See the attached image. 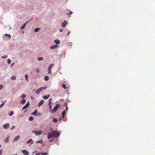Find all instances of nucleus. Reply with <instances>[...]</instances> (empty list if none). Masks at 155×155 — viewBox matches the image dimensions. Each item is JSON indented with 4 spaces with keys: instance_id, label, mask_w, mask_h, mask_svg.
Returning <instances> with one entry per match:
<instances>
[{
    "instance_id": "4468645a",
    "label": "nucleus",
    "mask_w": 155,
    "mask_h": 155,
    "mask_svg": "<svg viewBox=\"0 0 155 155\" xmlns=\"http://www.w3.org/2000/svg\"><path fill=\"white\" fill-rule=\"evenodd\" d=\"M54 42L55 44L58 45L60 43V41L58 39H56L54 41Z\"/></svg>"
},
{
    "instance_id": "aec40b11",
    "label": "nucleus",
    "mask_w": 155,
    "mask_h": 155,
    "mask_svg": "<svg viewBox=\"0 0 155 155\" xmlns=\"http://www.w3.org/2000/svg\"><path fill=\"white\" fill-rule=\"evenodd\" d=\"M65 111H66L64 110L62 113V119L64 118V117L65 114Z\"/></svg>"
},
{
    "instance_id": "79ce46f5",
    "label": "nucleus",
    "mask_w": 155,
    "mask_h": 155,
    "mask_svg": "<svg viewBox=\"0 0 155 155\" xmlns=\"http://www.w3.org/2000/svg\"><path fill=\"white\" fill-rule=\"evenodd\" d=\"M2 87H3L2 85H0V90L2 89Z\"/></svg>"
},
{
    "instance_id": "423d86ee",
    "label": "nucleus",
    "mask_w": 155,
    "mask_h": 155,
    "mask_svg": "<svg viewBox=\"0 0 155 155\" xmlns=\"http://www.w3.org/2000/svg\"><path fill=\"white\" fill-rule=\"evenodd\" d=\"M53 65H54V64H52L49 67V68H48V73L49 74H51V68Z\"/></svg>"
},
{
    "instance_id": "ddd939ff",
    "label": "nucleus",
    "mask_w": 155,
    "mask_h": 155,
    "mask_svg": "<svg viewBox=\"0 0 155 155\" xmlns=\"http://www.w3.org/2000/svg\"><path fill=\"white\" fill-rule=\"evenodd\" d=\"M44 101L43 100H41L39 103L38 106L40 107L41 105L44 103Z\"/></svg>"
},
{
    "instance_id": "a18cd8bd",
    "label": "nucleus",
    "mask_w": 155,
    "mask_h": 155,
    "mask_svg": "<svg viewBox=\"0 0 155 155\" xmlns=\"http://www.w3.org/2000/svg\"><path fill=\"white\" fill-rule=\"evenodd\" d=\"M36 71L37 73H39V69H37L36 70Z\"/></svg>"
},
{
    "instance_id": "f8f14e48",
    "label": "nucleus",
    "mask_w": 155,
    "mask_h": 155,
    "mask_svg": "<svg viewBox=\"0 0 155 155\" xmlns=\"http://www.w3.org/2000/svg\"><path fill=\"white\" fill-rule=\"evenodd\" d=\"M58 46V45H53L50 47V48L51 49H54L56 48Z\"/></svg>"
},
{
    "instance_id": "603ef678",
    "label": "nucleus",
    "mask_w": 155,
    "mask_h": 155,
    "mask_svg": "<svg viewBox=\"0 0 155 155\" xmlns=\"http://www.w3.org/2000/svg\"><path fill=\"white\" fill-rule=\"evenodd\" d=\"M39 153H37V154H36V155H39Z\"/></svg>"
},
{
    "instance_id": "6ab92c4d",
    "label": "nucleus",
    "mask_w": 155,
    "mask_h": 155,
    "mask_svg": "<svg viewBox=\"0 0 155 155\" xmlns=\"http://www.w3.org/2000/svg\"><path fill=\"white\" fill-rule=\"evenodd\" d=\"M9 137H7L6 139L4 140V141L6 143H8V142Z\"/></svg>"
},
{
    "instance_id": "2f4dec72",
    "label": "nucleus",
    "mask_w": 155,
    "mask_h": 155,
    "mask_svg": "<svg viewBox=\"0 0 155 155\" xmlns=\"http://www.w3.org/2000/svg\"><path fill=\"white\" fill-rule=\"evenodd\" d=\"M16 78L15 76H12V77H11V79L12 80H15Z\"/></svg>"
},
{
    "instance_id": "412c9836",
    "label": "nucleus",
    "mask_w": 155,
    "mask_h": 155,
    "mask_svg": "<svg viewBox=\"0 0 155 155\" xmlns=\"http://www.w3.org/2000/svg\"><path fill=\"white\" fill-rule=\"evenodd\" d=\"M34 119V118L32 116H31L29 117V120L30 121H32Z\"/></svg>"
},
{
    "instance_id": "7c9ffc66",
    "label": "nucleus",
    "mask_w": 155,
    "mask_h": 155,
    "mask_svg": "<svg viewBox=\"0 0 155 155\" xmlns=\"http://www.w3.org/2000/svg\"><path fill=\"white\" fill-rule=\"evenodd\" d=\"M42 141L41 140H40L37 141L36 142V143H42Z\"/></svg>"
},
{
    "instance_id": "ea45409f",
    "label": "nucleus",
    "mask_w": 155,
    "mask_h": 155,
    "mask_svg": "<svg viewBox=\"0 0 155 155\" xmlns=\"http://www.w3.org/2000/svg\"><path fill=\"white\" fill-rule=\"evenodd\" d=\"M2 149L0 150V155H1V154L2 153Z\"/></svg>"
},
{
    "instance_id": "8fccbe9b",
    "label": "nucleus",
    "mask_w": 155,
    "mask_h": 155,
    "mask_svg": "<svg viewBox=\"0 0 155 155\" xmlns=\"http://www.w3.org/2000/svg\"><path fill=\"white\" fill-rule=\"evenodd\" d=\"M70 32H68V35L70 34Z\"/></svg>"
},
{
    "instance_id": "2eb2a0df",
    "label": "nucleus",
    "mask_w": 155,
    "mask_h": 155,
    "mask_svg": "<svg viewBox=\"0 0 155 155\" xmlns=\"http://www.w3.org/2000/svg\"><path fill=\"white\" fill-rule=\"evenodd\" d=\"M4 36L8 38H10L11 37V35L9 34H5L4 35Z\"/></svg>"
},
{
    "instance_id": "4c0bfd02",
    "label": "nucleus",
    "mask_w": 155,
    "mask_h": 155,
    "mask_svg": "<svg viewBox=\"0 0 155 155\" xmlns=\"http://www.w3.org/2000/svg\"><path fill=\"white\" fill-rule=\"evenodd\" d=\"M7 57V55H5V56H2V58H6Z\"/></svg>"
},
{
    "instance_id": "4be33fe9",
    "label": "nucleus",
    "mask_w": 155,
    "mask_h": 155,
    "mask_svg": "<svg viewBox=\"0 0 155 155\" xmlns=\"http://www.w3.org/2000/svg\"><path fill=\"white\" fill-rule=\"evenodd\" d=\"M65 106L66 107V109L65 110L66 111H67L68 110V107L67 106V103H65Z\"/></svg>"
},
{
    "instance_id": "bb28decb",
    "label": "nucleus",
    "mask_w": 155,
    "mask_h": 155,
    "mask_svg": "<svg viewBox=\"0 0 155 155\" xmlns=\"http://www.w3.org/2000/svg\"><path fill=\"white\" fill-rule=\"evenodd\" d=\"M49 77L48 76H46L45 77V81H47L48 80Z\"/></svg>"
},
{
    "instance_id": "864d4df0",
    "label": "nucleus",
    "mask_w": 155,
    "mask_h": 155,
    "mask_svg": "<svg viewBox=\"0 0 155 155\" xmlns=\"http://www.w3.org/2000/svg\"><path fill=\"white\" fill-rule=\"evenodd\" d=\"M1 147V145H0V148Z\"/></svg>"
},
{
    "instance_id": "a211bd4d",
    "label": "nucleus",
    "mask_w": 155,
    "mask_h": 155,
    "mask_svg": "<svg viewBox=\"0 0 155 155\" xmlns=\"http://www.w3.org/2000/svg\"><path fill=\"white\" fill-rule=\"evenodd\" d=\"M40 30V28H36L34 29V31L35 32H38Z\"/></svg>"
},
{
    "instance_id": "5701e85b",
    "label": "nucleus",
    "mask_w": 155,
    "mask_h": 155,
    "mask_svg": "<svg viewBox=\"0 0 155 155\" xmlns=\"http://www.w3.org/2000/svg\"><path fill=\"white\" fill-rule=\"evenodd\" d=\"M26 101L24 99H23L22 100L21 103H22L23 104H24L25 103Z\"/></svg>"
},
{
    "instance_id": "dca6fc26",
    "label": "nucleus",
    "mask_w": 155,
    "mask_h": 155,
    "mask_svg": "<svg viewBox=\"0 0 155 155\" xmlns=\"http://www.w3.org/2000/svg\"><path fill=\"white\" fill-rule=\"evenodd\" d=\"M50 96V95L48 94L47 95L44 96L43 97V98L45 99H47Z\"/></svg>"
},
{
    "instance_id": "20e7f679",
    "label": "nucleus",
    "mask_w": 155,
    "mask_h": 155,
    "mask_svg": "<svg viewBox=\"0 0 155 155\" xmlns=\"http://www.w3.org/2000/svg\"><path fill=\"white\" fill-rule=\"evenodd\" d=\"M47 88V87H41L37 89L36 91V93L37 94H39L43 90Z\"/></svg>"
},
{
    "instance_id": "f704fd0d",
    "label": "nucleus",
    "mask_w": 155,
    "mask_h": 155,
    "mask_svg": "<svg viewBox=\"0 0 155 155\" xmlns=\"http://www.w3.org/2000/svg\"><path fill=\"white\" fill-rule=\"evenodd\" d=\"M48 154V153L47 152H45L42 153L41 155H47Z\"/></svg>"
},
{
    "instance_id": "393cba45",
    "label": "nucleus",
    "mask_w": 155,
    "mask_h": 155,
    "mask_svg": "<svg viewBox=\"0 0 155 155\" xmlns=\"http://www.w3.org/2000/svg\"><path fill=\"white\" fill-rule=\"evenodd\" d=\"M32 140L31 139H30L28 141H27L26 142V143L27 144H28L30 143V142H31L32 141Z\"/></svg>"
},
{
    "instance_id": "e433bc0d",
    "label": "nucleus",
    "mask_w": 155,
    "mask_h": 155,
    "mask_svg": "<svg viewBox=\"0 0 155 155\" xmlns=\"http://www.w3.org/2000/svg\"><path fill=\"white\" fill-rule=\"evenodd\" d=\"M7 62L8 64H10L11 62V60H10V59H8L7 60Z\"/></svg>"
},
{
    "instance_id": "c85d7f7f",
    "label": "nucleus",
    "mask_w": 155,
    "mask_h": 155,
    "mask_svg": "<svg viewBox=\"0 0 155 155\" xmlns=\"http://www.w3.org/2000/svg\"><path fill=\"white\" fill-rule=\"evenodd\" d=\"M25 97H26V95L25 94H23L22 95L21 97V98H25Z\"/></svg>"
},
{
    "instance_id": "9d476101",
    "label": "nucleus",
    "mask_w": 155,
    "mask_h": 155,
    "mask_svg": "<svg viewBox=\"0 0 155 155\" xmlns=\"http://www.w3.org/2000/svg\"><path fill=\"white\" fill-rule=\"evenodd\" d=\"M23 153L25 155H28V154H29L28 152L27 151L25 150H22V151Z\"/></svg>"
},
{
    "instance_id": "39448f33",
    "label": "nucleus",
    "mask_w": 155,
    "mask_h": 155,
    "mask_svg": "<svg viewBox=\"0 0 155 155\" xmlns=\"http://www.w3.org/2000/svg\"><path fill=\"white\" fill-rule=\"evenodd\" d=\"M29 22V21H27L21 27V29H24L26 26V25Z\"/></svg>"
},
{
    "instance_id": "9b49d317",
    "label": "nucleus",
    "mask_w": 155,
    "mask_h": 155,
    "mask_svg": "<svg viewBox=\"0 0 155 155\" xmlns=\"http://www.w3.org/2000/svg\"><path fill=\"white\" fill-rule=\"evenodd\" d=\"M9 124L8 123L6 124L3 125V127L7 129L9 127Z\"/></svg>"
},
{
    "instance_id": "c756f323",
    "label": "nucleus",
    "mask_w": 155,
    "mask_h": 155,
    "mask_svg": "<svg viewBox=\"0 0 155 155\" xmlns=\"http://www.w3.org/2000/svg\"><path fill=\"white\" fill-rule=\"evenodd\" d=\"M62 87L65 89H66L68 88V87H66V85L64 84L62 85Z\"/></svg>"
},
{
    "instance_id": "f3484780",
    "label": "nucleus",
    "mask_w": 155,
    "mask_h": 155,
    "mask_svg": "<svg viewBox=\"0 0 155 155\" xmlns=\"http://www.w3.org/2000/svg\"><path fill=\"white\" fill-rule=\"evenodd\" d=\"M37 110H35V111L32 114L34 115H37L36 114L37 113Z\"/></svg>"
},
{
    "instance_id": "09e8293b",
    "label": "nucleus",
    "mask_w": 155,
    "mask_h": 155,
    "mask_svg": "<svg viewBox=\"0 0 155 155\" xmlns=\"http://www.w3.org/2000/svg\"><path fill=\"white\" fill-rule=\"evenodd\" d=\"M31 98L32 99H33V97L32 96H31Z\"/></svg>"
},
{
    "instance_id": "de8ad7c7",
    "label": "nucleus",
    "mask_w": 155,
    "mask_h": 155,
    "mask_svg": "<svg viewBox=\"0 0 155 155\" xmlns=\"http://www.w3.org/2000/svg\"><path fill=\"white\" fill-rule=\"evenodd\" d=\"M62 31H63V29H60V32H61Z\"/></svg>"
},
{
    "instance_id": "3c124183",
    "label": "nucleus",
    "mask_w": 155,
    "mask_h": 155,
    "mask_svg": "<svg viewBox=\"0 0 155 155\" xmlns=\"http://www.w3.org/2000/svg\"><path fill=\"white\" fill-rule=\"evenodd\" d=\"M32 20V18H31V19H30V20L29 21H31Z\"/></svg>"
},
{
    "instance_id": "c03bdc74",
    "label": "nucleus",
    "mask_w": 155,
    "mask_h": 155,
    "mask_svg": "<svg viewBox=\"0 0 155 155\" xmlns=\"http://www.w3.org/2000/svg\"><path fill=\"white\" fill-rule=\"evenodd\" d=\"M41 115V114L40 113H37V115H36V116H39V115Z\"/></svg>"
},
{
    "instance_id": "f03ea898",
    "label": "nucleus",
    "mask_w": 155,
    "mask_h": 155,
    "mask_svg": "<svg viewBox=\"0 0 155 155\" xmlns=\"http://www.w3.org/2000/svg\"><path fill=\"white\" fill-rule=\"evenodd\" d=\"M61 106V105L59 104H57L54 107L53 110H51V112L52 113H54Z\"/></svg>"
},
{
    "instance_id": "0eeeda50",
    "label": "nucleus",
    "mask_w": 155,
    "mask_h": 155,
    "mask_svg": "<svg viewBox=\"0 0 155 155\" xmlns=\"http://www.w3.org/2000/svg\"><path fill=\"white\" fill-rule=\"evenodd\" d=\"M29 105H30V103H29V102L28 101L27 102V104L23 107V108L22 109V110H24V109H25L27 108L29 106Z\"/></svg>"
},
{
    "instance_id": "37998d69",
    "label": "nucleus",
    "mask_w": 155,
    "mask_h": 155,
    "mask_svg": "<svg viewBox=\"0 0 155 155\" xmlns=\"http://www.w3.org/2000/svg\"><path fill=\"white\" fill-rule=\"evenodd\" d=\"M15 127V126H13L12 128H11V130H12L13 129H14Z\"/></svg>"
},
{
    "instance_id": "49530a36",
    "label": "nucleus",
    "mask_w": 155,
    "mask_h": 155,
    "mask_svg": "<svg viewBox=\"0 0 155 155\" xmlns=\"http://www.w3.org/2000/svg\"><path fill=\"white\" fill-rule=\"evenodd\" d=\"M14 63H12V64L11 65V67H12L14 65Z\"/></svg>"
},
{
    "instance_id": "cd10ccee",
    "label": "nucleus",
    "mask_w": 155,
    "mask_h": 155,
    "mask_svg": "<svg viewBox=\"0 0 155 155\" xmlns=\"http://www.w3.org/2000/svg\"><path fill=\"white\" fill-rule=\"evenodd\" d=\"M43 59V58L42 57H39L38 58V60L39 61H42Z\"/></svg>"
},
{
    "instance_id": "473e14b6",
    "label": "nucleus",
    "mask_w": 155,
    "mask_h": 155,
    "mask_svg": "<svg viewBox=\"0 0 155 155\" xmlns=\"http://www.w3.org/2000/svg\"><path fill=\"white\" fill-rule=\"evenodd\" d=\"M25 76L26 78V80H27V81H28V75L27 74H26L25 75Z\"/></svg>"
},
{
    "instance_id": "a878e982",
    "label": "nucleus",
    "mask_w": 155,
    "mask_h": 155,
    "mask_svg": "<svg viewBox=\"0 0 155 155\" xmlns=\"http://www.w3.org/2000/svg\"><path fill=\"white\" fill-rule=\"evenodd\" d=\"M58 121V120L56 118H53V122L54 123H56Z\"/></svg>"
},
{
    "instance_id": "72a5a7b5",
    "label": "nucleus",
    "mask_w": 155,
    "mask_h": 155,
    "mask_svg": "<svg viewBox=\"0 0 155 155\" xmlns=\"http://www.w3.org/2000/svg\"><path fill=\"white\" fill-rule=\"evenodd\" d=\"M4 104H5V102H3L2 104L0 105V108L2 107V106H4Z\"/></svg>"
},
{
    "instance_id": "6e6552de",
    "label": "nucleus",
    "mask_w": 155,
    "mask_h": 155,
    "mask_svg": "<svg viewBox=\"0 0 155 155\" xmlns=\"http://www.w3.org/2000/svg\"><path fill=\"white\" fill-rule=\"evenodd\" d=\"M67 24V22L66 21H64L63 22L61 23V26L62 27H65Z\"/></svg>"
},
{
    "instance_id": "c9c22d12",
    "label": "nucleus",
    "mask_w": 155,
    "mask_h": 155,
    "mask_svg": "<svg viewBox=\"0 0 155 155\" xmlns=\"http://www.w3.org/2000/svg\"><path fill=\"white\" fill-rule=\"evenodd\" d=\"M51 98L49 99V104H51Z\"/></svg>"
},
{
    "instance_id": "58836bf2",
    "label": "nucleus",
    "mask_w": 155,
    "mask_h": 155,
    "mask_svg": "<svg viewBox=\"0 0 155 155\" xmlns=\"http://www.w3.org/2000/svg\"><path fill=\"white\" fill-rule=\"evenodd\" d=\"M73 13V12L72 11H70L69 12V14H68V15H71Z\"/></svg>"
},
{
    "instance_id": "a19ab883",
    "label": "nucleus",
    "mask_w": 155,
    "mask_h": 155,
    "mask_svg": "<svg viewBox=\"0 0 155 155\" xmlns=\"http://www.w3.org/2000/svg\"><path fill=\"white\" fill-rule=\"evenodd\" d=\"M49 106H50V110H51V109L52 108V106H51V104H49Z\"/></svg>"
},
{
    "instance_id": "1a4fd4ad",
    "label": "nucleus",
    "mask_w": 155,
    "mask_h": 155,
    "mask_svg": "<svg viewBox=\"0 0 155 155\" xmlns=\"http://www.w3.org/2000/svg\"><path fill=\"white\" fill-rule=\"evenodd\" d=\"M20 137V136L19 135L17 136L16 137H15L14 139L13 142H14L15 141H17L18 140Z\"/></svg>"
},
{
    "instance_id": "f257e3e1",
    "label": "nucleus",
    "mask_w": 155,
    "mask_h": 155,
    "mask_svg": "<svg viewBox=\"0 0 155 155\" xmlns=\"http://www.w3.org/2000/svg\"><path fill=\"white\" fill-rule=\"evenodd\" d=\"M59 135V134L58 133L57 131L54 130L52 132H50L49 133L48 138V139H50L52 137L57 138Z\"/></svg>"
},
{
    "instance_id": "7ed1b4c3",
    "label": "nucleus",
    "mask_w": 155,
    "mask_h": 155,
    "mask_svg": "<svg viewBox=\"0 0 155 155\" xmlns=\"http://www.w3.org/2000/svg\"><path fill=\"white\" fill-rule=\"evenodd\" d=\"M32 133L35 134L37 136L41 135L42 133V131L41 130L39 131H32Z\"/></svg>"
},
{
    "instance_id": "b1692460",
    "label": "nucleus",
    "mask_w": 155,
    "mask_h": 155,
    "mask_svg": "<svg viewBox=\"0 0 155 155\" xmlns=\"http://www.w3.org/2000/svg\"><path fill=\"white\" fill-rule=\"evenodd\" d=\"M14 114V112L13 111H12L9 114V116H12Z\"/></svg>"
}]
</instances>
